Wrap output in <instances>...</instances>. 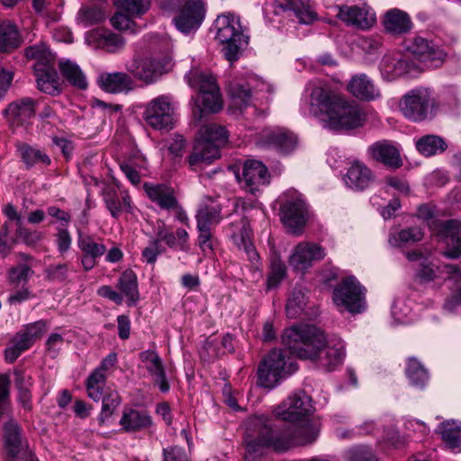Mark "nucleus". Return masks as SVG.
<instances>
[{
    "instance_id": "nucleus-1",
    "label": "nucleus",
    "mask_w": 461,
    "mask_h": 461,
    "mask_svg": "<svg viewBox=\"0 0 461 461\" xmlns=\"http://www.w3.org/2000/svg\"><path fill=\"white\" fill-rule=\"evenodd\" d=\"M301 420L299 424L292 422L283 428H273L267 416L250 417L246 422L243 440L245 461H254L267 448L283 452L293 447L314 442L319 434L318 429L309 420Z\"/></svg>"
},
{
    "instance_id": "nucleus-2",
    "label": "nucleus",
    "mask_w": 461,
    "mask_h": 461,
    "mask_svg": "<svg viewBox=\"0 0 461 461\" xmlns=\"http://www.w3.org/2000/svg\"><path fill=\"white\" fill-rule=\"evenodd\" d=\"M282 343L303 359L318 360L330 369L339 365L345 356V345L337 336L326 339L323 331L314 325L304 324L285 330Z\"/></svg>"
},
{
    "instance_id": "nucleus-3",
    "label": "nucleus",
    "mask_w": 461,
    "mask_h": 461,
    "mask_svg": "<svg viewBox=\"0 0 461 461\" xmlns=\"http://www.w3.org/2000/svg\"><path fill=\"white\" fill-rule=\"evenodd\" d=\"M227 140L228 131L223 126L216 123L202 126L188 158L191 169L194 171L202 169L203 166L220 158V149Z\"/></svg>"
},
{
    "instance_id": "nucleus-4",
    "label": "nucleus",
    "mask_w": 461,
    "mask_h": 461,
    "mask_svg": "<svg viewBox=\"0 0 461 461\" xmlns=\"http://www.w3.org/2000/svg\"><path fill=\"white\" fill-rule=\"evenodd\" d=\"M185 77L188 85L199 93L196 109L194 110L196 120H202L206 113H217L222 108L220 88L212 74L195 69L191 70Z\"/></svg>"
},
{
    "instance_id": "nucleus-5",
    "label": "nucleus",
    "mask_w": 461,
    "mask_h": 461,
    "mask_svg": "<svg viewBox=\"0 0 461 461\" xmlns=\"http://www.w3.org/2000/svg\"><path fill=\"white\" fill-rule=\"evenodd\" d=\"M216 40L225 46V58L232 62L239 59L240 49L248 43L239 16L231 13L219 15L215 20Z\"/></svg>"
},
{
    "instance_id": "nucleus-6",
    "label": "nucleus",
    "mask_w": 461,
    "mask_h": 461,
    "mask_svg": "<svg viewBox=\"0 0 461 461\" xmlns=\"http://www.w3.org/2000/svg\"><path fill=\"white\" fill-rule=\"evenodd\" d=\"M281 220L292 233L299 235L308 219V207L303 195L296 190H288L282 196Z\"/></svg>"
},
{
    "instance_id": "nucleus-7",
    "label": "nucleus",
    "mask_w": 461,
    "mask_h": 461,
    "mask_svg": "<svg viewBox=\"0 0 461 461\" xmlns=\"http://www.w3.org/2000/svg\"><path fill=\"white\" fill-rule=\"evenodd\" d=\"M175 109L171 97L159 95L149 101L144 110L145 122L154 130L169 131L175 124Z\"/></svg>"
},
{
    "instance_id": "nucleus-8",
    "label": "nucleus",
    "mask_w": 461,
    "mask_h": 461,
    "mask_svg": "<svg viewBox=\"0 0 461 461\" xmlns=\"http://www.w3.org/2000/svg\"><path fill=\"white\" fill-rule=\"evenodd\" d=\"M341 99L342 96L329 85L318 84L311 90L309 111L313 116L326 124Z\"/></svg>"
},
{
    "instance_id": "nucleus-9",
    "label": "nucleus",
    "mask_w": 461,
    "mask_h": 461,
    "mask_svg": "<svg viewBox=\"0 0 461 461\" xmlns=\"http://www.w3.org/2000/svg\"><path fill=\"white\" fill-rule=\"evenodd\" d=\"M365 289L355 276L341 280L333 290V302L350 312H360L363 307Z\"/></svg>"
},
{
    "instance_id": "nucleus-10",
    "label": "nucleus",
    "mask_w": 461,
    "mask_h": 461,
    "mask_svg": "<svg viewBox=\"0 0 461 461\" xmlns=\"http://www.w3.org/2000/svg\"><path fill=\"white\" fill-rule=\"evenodd\" d=\"M312 411L311 397L303 390L290 394L275 410V416L282 420L296 422L303 420Z\"/></svg>"
},
{
    "instance_id": "nucleus-11",
    "label": "nucleus",
    "mask_w": 461,
    "mask_h": 461,
    "mask_svg": "<svg viewBox=\"0 0 461 461\" xmlns=\"http://www.w3.org/2000/svg\"><path fill=\"white\" fill-rule=\"evenodd\" d=\"M432 100L427 89L418 88L406 93L399 103L400 111L412 122H422L428 118Z\"/></svg>"
},
{
    "instance_id": "nucleus-12",
    "label": "nucleus",
    "mask_w": 461,
    "mask_h": 461,
    "mask_svg": "<svg viewBox=\"0 0 461 461\" xmlns=\"http://www.w3.org/2000/svg\"><path fill=\"white\" fill-rule=\"evenodd\" d=\"M285 354L281 349L271 350L261 361L258 369V384L273 388L281 378L286 365Z\"/></svg>"
},
{
    "instance_id": "nucleus-13",
    "label": "nucleus",
    "mask_w": 461,
    "mask_h": 461,
    "mask_svg": "<svg viewBox=\"0 0 461 461\" xmlns=\"http://www.w3.org/2000/svg\"><path fill=\"white\" fill-rule=\"evenodd\" d=\"M364 121L365 116L358 105L342 97L325 125L332 130H349L362 126Z\"/></svg>"
},
{
    "instance_id": "nucleus-14",
    "label": "nucleus",
    "mask_w": 461,
    "mask_h": 461,
    "mask_svg": "<svg viewBox=\"0 0 461 461\" xmlns=\"http://www.w3.org/2000/svg\"><path fill=\"white\" fill-rule=\"evenodd\" d=\"M325 256V249L320 244L303 241L294 248L288 263L294 271L304 272L312 267L313 262L323 259Z\"/></svg>"
},
{
    "instance_id": "nucleus-15",
    "label": "nucleus",
    "mask_w": 461,
    "mask_h": 461,
    "mask_svg": "<svg viewBox=\"0 0 461 461\" xmlns=\"http://www.w3.org/2000/svg\"><path fill=\"white\" fill-rule=\"evenodd\" d=\"M204 15L203 0H186L174 18V22L180 32L188 33L200 27Z\"/></svg>"
},
{
    "instance_id": "nucleus-16",
    "label": "nucleus",
    "mask_w": 461,
    "mask_h": 461,
    "mask_svg": "<svg viewBox=\"0 0 461 461\" xmlns=\"http://www.w3.org/2000/svg\"><path fill=\"white\" fill-rule=\"evenodd\" d=\"M408 49L428 68L440 67L447 57V53L438 45L420 36H415Z\"/></svg>"
},
{
    "instance_id": "nucleus-17",
    "label": "nucleus",
    "mask_w": 461,
    "mask_h": 461,
    "mask_svg": "<svg viewBox=\"0 0 461 461\" xmlns=\"http://www.w3.org/2000/svg\"><path fill=\"white\" fill-rule=\"evenodd\" d=\"M168 69V59L161 61L149 57L135 59L128 68L136 78L146 84L155 82L163 73L167 72Z\"/></svg>"
},
{
    "instance_id": "nucleus-18",
    "label": "nucleus",
    "mask_w": 461,
    "mask_h": 461,
    "mask_svg": "<svg viewBox=\"0 0 461 461\" xmlns=\"http://www.w3.org/2000/svg\"><path fill=\"white\" fill-rule=\"evenodd\" d=\"M231 238L240 250L246 253L248 260L255 269H259V255L251 242V229L247 219L242 218L230 224Z\"/></svg>"
},
{
    "instance_id": "nucleus-19",
    "label": "nucleus",
    "mask_w": 461,
    "mask_h": 461,
    "mask_svg": "<svg viewBox=\"0 0 461 461\" xmlns=\"http://www.w3.org/2000/svg\"><path fill=\"white\" fill-rule=\"evenodd\" d=\"M367 154L373 160L389 168L397 169L402 166L399 149L389 140H384L373 143L368 147Z\"/></svg>"
},
{
    "instance_id": "nucleus-20",
    "label": "nucleus",
    "mask_w": 461,
    "mask_h": 461,
    "mask_svg": "<svg viewBox=\"0 0 461 461\" xmlns=\"http://www.w3.org/2000/svg\"><path fill=\"white\" fill-rule=\"evenodd\" d=\"M270 175L267 167L260 161L258 160H248L243 165L242 170V181L244 183V188L251 193L255 194L269 183ZM239 180L241 179L239 177Z\"/></svg>"
},
{
    "instance_id": "nucleus-21",
    "label": "nucleus",
    "mask_w": 461,
    "mask_h": 461,
    "mask_svg": "<svg viewBox=\"0 0 461 461\" xmlns=\"http://www.w3.org/2000/svg\"><path fill=\"white\" fill-rule=\"evenodd\" d=\"M375 179V173L364 162L353 161L344 176L346 185L354 191L368 188Z\"/></svg>"
},
{
    "instance_id": "nucleus-22",
    "label": "nucleus",
    "mask_w": 461,
    "mask_h": 461,
    "mask_svg": "<svg viewBox=\"0 0 461 461\" xmlns=\"http://www.w3.org/2000/svg\"><path fill=\"white\" fill-rule=\"evenodd\" d=\"M5 449L7 454L6 461H34L31 455L21 453V428L14 420H10L4 426Z\"/></svg>"
},
{
    "instance_id": "nucleus-23",
    "label": "nucleus",
    "mask_w": 461,
    "mask_h": 461,
    "mask_svg": "<svg viewBox=\"0 0 461 461\" xmlns=\"http://www.w3.org/2000/svg\"><path fill=\"white\" fill-rule=\"evenodd\" d=\"M143 189L149 199L161 210L170 212V209L176 207L178 200L176 191L171 185L145 183Z\"/></svg>"
},
{
    "instance_id": "nucleus-24",
    "label": "nucleus",
    "mask_w": 461,
    "mask_h": 461,
    "mask_svg": "<svg viewBox=\"0 0 461 461\" xmlns=\"http://www.w3.org/2000/svg\"><path fill=\"white\" fill-rule=\"evenodd\" d=\"M338 16L348 25L362 30L371 28L376 21L375 13L366 6H342Z\"/></svg>"
},
{
    "instance_id": "nucleus-25",
    "label": "nucleus",
    "mask_w": 461,
    "mask_h": 461,
    "mask_svg": "<svg viewBox=\"0 0 461 461\" xmlns=\"http://www.w3.org/2000/svg\"><path fill=\"white\" fill-rule=\"evenodd\" d=\"M140 359L145 364V367L156 384L162 393H167L170 389L167 379L164 365L158 354L152 350H146L140 353Z\"/></svg>"
},
{
    "instance_id": "nucleus-26",
    "label": "nucleus",
    "mask_w": 461,
    "mask_h": 461,
    "mask_svg": "<svg viewBox=\"0 0 461 461\" xmlns=\"http://www.w3.org/2000/svg\"><path fill=\"white\" fill-rule=\"evenodd\" d=\"M440 231L447 240V249L442 253L449 259H457L461 257V221L448 220L441 223Z\"/></svg>"
},
{
    "instance_id": "nucleus-27",
    "label": "nucleus",
    "mask_w": 461,
    "mask_h": 461,
    "mask_svg": "<svg viewBox=\"0 0 461 461\" xmlns=\"http://www.w3.org/2000/svg\"><path fill=\"white\" fill-rule=\"evenodd\" d=\"M407 258L416 263L414 266V277L420 284L433 282L438 276L439 267L418 250L408 252Z\"/></svg>"
},
{
    "instance_id": "nucleus-28",
    "label": "nucleus",
    "mask_w": 461,
    "mask_h": 461,
    "mask_svg": "<svg viewBox=\"0 0 461 461\" xmlns=\"http://www.w3.org/2000/svg\"><path fill=\"white\" fill-rule=\"evenodd\" d=\"M35 104V100L24 97L10 103L3 111V114L11 123H23L34 116Z\"/></svg>"
},
{
    "instance_id": "nucleus-29",
    "label": "nucleus",
    "mask_w": 461,
    "mask_h": 461,
    "mask_svg": "<svg viewBox=\"0 0 461 461\" xmlns=\"http://www.w3.org/2000/svg\"><path fill=\"white\" fill-rule=\"evenodd\" d=\"M383 24L384 31L393 36L406 34L412 29L410 15L397 8L391 9L384 14Z\"/></svg>"
},
{
    "instance_id": "nucleus-30",
    "label": "nucleus",
    "mask_w": 461,
    "mask_h": 461,
    "mask_svg": "<svg viewBox=\"0 0 461 461\" xmlns=\"http://www.w3.org/2000/svg\"><path fill=\"white\" fill-rule=\"evenodd\" d=\"M102 194L107 210L114 219H118L123 212H131V199L127 192L120 196L114 186L106 185Z\"/></svg>"
},
{
    "instance_id": "nucleus-31",
    "label": "nucleus",
    "mask_w": 461,
    "mask_h": 461,
    "mask_svg": "<svg viewBox=\"0 0 461 461\" xmlns=\"http://www.w3.org/2000/svg\"><path fill=\"white\" fill-rule=\"evenodd\" d=\"M119 423L125 432H137L149 429L153 421L145 411L124 408Z\"/></svg>"
},
{
    "instance_id": "nucleus-32",
    "label": "nucleus",
    "mask_w": 461,
    "mask_h": 461,
    "mask_svg": "<svg viewBox=\"0 0 461 461\" xmlns=\"http://www.w3.org/2000/svg\"><path fill=\"white\" fill-rule=\"evenodd\" d=\"M348 90L355 97L366 101L374 100L381 96L380 90L365 74L352 77L348 84Z\"/></svg>"
},
{
    "instance_id": "nucleus-33",
    "label": "nucleus",
    "mask_w": 461,
    "mask_h": 461,
    "mask_svg": "<svg viewBox=\"0 0 461 461\" xmlns=\"http://www.w3.org/2000/svg\"><path fill=\"white\" fill-rule=\"evenodd\" d=\"M277 7L291 12L301 23L309 24L316 19L309 0H275Z\"/></svg>"
},
{
    "instance_id": "nucleus-34",
    "label": "nucleus",
    "mask_w": 461,
    "mask_h": 461,
    "mask_svg": "<svg viewBox=\"0 0 461 461\" xmlns=\"http://www.w3.org/2000/svg\"><path fill=\"white\" fill-rule=\"evenodd\" d=\"M263 138L267 145L273 146L282 153L294 150L297 143L295 135L285 129L268 130L265 131Z\"/></svg>"
},
{
    "instance_id": "nucleus-35",
    "label": "nucleus",
    "mask_w": 461,
    "mask_h": 461,
    "mask_svg": "<svg viewBox=\"0 0 461 461\" xmlns=\"http://www.w3.org/2000/svg\"><path fill=\"white\" fill-rule=\"evenodd\" d=\"M100 87L107 93H122L132 88V80L123 72L103 73L98 77Z\"/></svg>"
},
{
    "instance_id": "nucleus-36",
    "label": "nucleus",
    "mask_w": 461,
    "mask_h": 461,
    "mask_svg": "<svg viewBox=\"0 0 461 461\" xmlns=\"http://www.w3.org/2000/svg\"><path fill=\"white\" fill-rule=\"evenodd\" d=\"M38 88L44 93L55 95L58 92L57 72L54 67H44L42 64L34 66Z\"/></svg>"
},
{
    "instance_id": "nucleus-37",
    "label": "nucleus",
    "mask_w": 461,
    "mask_h": 461,
    "mask_svg": "<svg viewBox=\"0 0 461 461\" xmlns=\"http://www.w3.org/2000/svg\"><path fill=\"white\" fill-rule=\"evenodd\" d=\"M157 235L156 240H159V243L164 241L171 249H179L182 251L189 249V234L184 229H177L176 234H174L172 231L167 230L163 225L158 227Z\"/></svg>"
},
{
    "instance_id": "nucleus-38",
    "label": "nucleus",
    "mask_w": 461,
    "mask_h": 461,
    "mask_svg": "<svg viewBox=\"0 0 461 461\" xmlns=\"http://www.w3.org/2000/svg\"><path fill=\"white\" fill-rule=\"evenodd\" d=\"M441 439L452 450H461V422L446 420L438 428Z\"/></svg>"
},
{
    "instance_id": "nucleus-39",
    "label": "nucleus",
    "mask_w": 461,
    "mask_h": 461,
    "mask_svg": "<svg viewBox=\"0 0 461 461\" xmlns=\"http://www.w3.org/2000/svg\"><path fill=\"white\" fill-rule=\"evenodd\" d=\"M118 288L127 298L129 305H134L139 301L137 276L132 270L127 269L122 272L118 279Z\"/></svg>"
},
{
    "instance_id": "nucleus-40",
    "label": "nucleus",
    "mask_w": 461,
    "mask_h": 461,
    "mask_svg": "<svg viewBox=\"0 0 461 461\" xmlns=\"http://www.w3.org/2000/svg\"><path fill=\"white\" fill-rule=\"evenodd\" d=\"M21 36L17 27L9 21L0 23V50L9 51L20 46Z\"/></svg>"
},
{
    "instance_id": "nucleus-41",
    "label": "nucleus",
    "mask_w": 461,
    "mask_h": 461,
    "mask_svg": "<svg viewBox=\"0 0 461 461\" xmlns=\"http://www.w3.org/2000/svg\"><path fill=\"white\" fill-rule=\"evenodd\" d=\"M447 148L445 140L437 135H425L416 141V149L426 157L442 153Z\"/></svg>"
},
{
    "instance_id": "nucleus-42",
    "label": "nucleus",
    "mask_w": 461,
    "mask_h": 461,
    "mask_svg": "<svg viewBox=\"0 0 461 461\" xmlns=\"http://www.w3.org/2000/svg\"><path fill=\"white\" fill-rule=\"evenodd\" d=\"M406 375L411 385L424 388L429 381V374L426 368L415 357L407 360Z\"/></svg>"
},
{
    "instance_id": "nucleus-43",
    "label": "nucleus",
    "mask_w": 461,
    "mask_h": 461,
    "mask_svg": "<svg viewBox=\"0 0 461 461\" xmlns=\"http://www.w3.org/2000/svg\"><path fill=\"white\" fill-rule=\"evenodd\" d=\"M195 218L197 221V229H212L221 220V209L218 205L203 204L199 208Z\"/></svg>"
},
{
    "instance_id": "nucleus-44",
    "label": "nucleus",
    "mask_w": 461,
    "mask_h": 461,
    "mask_svg": "<svg viewBox=\"0 0 461 461\" xmlns=\"http://www.w3.org/2000/svg\"><path fill=\"white\" fill-rule=\"evenodd\" d=\"M59 69L62 76L75 87L82 90L87 87L86 78L77 64L70 61L60 62Z\"/></svg>"
},
{
    "instance_id": "nucleus-45",
    "label": "nucleus",
    "mask_w": 461,
    "mask_h": 461,
    "mask_svg": "<svg viewBox=\"0 0 461 461\" xmlns=\"http://www.w3.org/2000/svg\"><path fill=\"white\" fill-rule=\"evenodd\" d=\"M25 56L29 59H35V65L42 64L44 67H52L55 56L44 43L35 44L25 49Z\"/></svg>"
},
{
    "instance_id": "nucleus-46",
    "label": "nucleus",
    "mask_w": 461,
    "mask_h": 461,
    "mask_svg": "<svg viewBox=\"0 0 461 461\" xmlns=\"http://www.w3.org/2000/svg\"><path fill=\"white\" fill-rule=\"evenodd\" d=\"M106 382V375L94 370L86 379V387L87 395L95 402H98L103 396V390Z\"/></svg>"
},
{
    "instance_id": "nucleus-47",
    "label": "nucleus",
    "mask_w": 461,
    "mask_h": 461,
    "mask_svg": "<svg viewBox=\"0 0 461 461\" xmlns=\"http://www.w3.org/2000/svg\"><path fill=\"white\" fill-rule=\"evenodd\" d=\"M77 246L83 254L92 258H100L106 251L104 244L95 242L93 237L82 232L78 233Z\"/></svg>"
},
{
    "instance_id": "nucleus-48",
    "label": "nucleus",
    "mask_w": 461,
    "mask_h": 461,
    "mask_svg": "<svg viewBox=\"0 0 461 461\" xmlns=\"http://www.w3.org/2000/svg\"><path fill=\"white\" fill-rule=\"evenodd\" d=\"M95 36L98 41V46L105 50L107 52H116L122 50L125 44L124 39L120 34L112 32H96Z\"/></svg>"
},
{
    "instance_id": "nucleus-49",
    "label": "nucleus",
    "mask_w": 461,
    "mask_h": 461,
    "mask_svg": "<svg viewBox=\"0 0 461 461\" xmlns=\"http://www.w3.org/2000/svg\"><path fill=\"white\" fill-rule=\"evenodd\" d=\"M286 275L285 263L277 257L271 259L270 269L267 278V289L276 287Z\"/></svg>"
},
{
    "instance_id": "nucleus-50",
    "label": "nucleus",
    "mask_w": 461,
    "mask_h": 461,
    "mask_svg": "<svg viewBox=\"0 0 461 461\" xmlns=\"http://www.w3.org/2000/svg\"><path fill=\"white\" fill-rule=\"evenodd\" d=\"M19 151L23 162L29 167L38 163H41L43 165H50V159L46 154L41 150L33 149L28 145H22L19 148Z\"/></svg>"
},
{
    "instance_id": "nucleus-51",
    "label": "nucleus",
    "mask_w": 461,
    "mask_h": 461,
    "mask_svg": "<svg viewBox=\"0 0 461 461\" xmlns=\"http://www.w3.org/2000/svg\"><path fill=\"white\" fill-rule=\"evenodd\" d=\"M408 62L397 57L386 56L384 58L382 70L392 77H400L408 72Z\"/></svg>"
},
{
    "instance_id": "nucleus-52",
    "label": "nucleus",
    "mask_w": 461,
    "mask_h": 461,
    "mask_svg": "<svg viewBox=\"0 0 461 461\" xmlns=\"http://www.w3.org/2000/svg\"><path fill=\"white\" fill-rule=\"evenodd\" d=\"M33 270L32 267L25 263H20L15 267H12L8 271L9 283L17 287L21 284H26L32 276Z\"/></svg>"
},
{
    "instance_id": "nucleus-53",
    "label": "nucleus",
    "mask_w": 461,
    "mask_h": 461,
    "mask_svg": "<svg viewBox=\"0 0 461 461\" xmlns=\"http://www.w3.org/2000/svg\"><path fill=\"white\" fill-rule=\"evenodd\" d=\"M120 403L121 398L116 391L107 392L103 397L102 411L98 418L99 423L104 424Z\"/></svg>"
},
{
    "instance_id": "nucleus-54",
    "label": "nucleus",
    "mask_w": 461,
    "mask_h": 461,
    "mask_svg": "<svg viewBox=\"0 0 461 461\" xmlns=\"http://www.w3.org/2000/svg\"><path fill=\"white\" fill-rule=\"evenodd\" d=\"M115 5L129 14L140 16L149 10L150 0H115Z\"/></svg>"
},
{
    "instance_id": "nucleus-55",
    "label": "nucleus",
    "mask_w": 461,
    "mask_h": 461,
    "mask_svg": "<svg viewBox=\"0 0 461 461\" xmlns=\"http://www.w3.org/2000/svg\"><path fill=\"white\" fill-rule=\"evenodd\" d=\"M306 304L305 295L300 289H294L286 303V313L290 318H295Z\"/></svg>"
},
{
    "instance_id": "nucleus-56",
    "label": "nucleus",
    "mask_w": 461,
    "mask_h": 461,
    "mask_svg": "<svg viewBox=\"0 0 461 461\" xmlns=\"http://www.w3.org/2000/svg\"><path fill=\"white\" fill-rule=\"evenodd\" d=\"M78 19L85 26L97 24L104 21V12L96 6L82 7L78 13Z\"/></svg>"
},
{
    "instance_id": "nucleus-57",
    "label": "nucleus",
    "mask_w": 461,
    "mask_h": 461,
    "mask_svg": "<svg viewBox=\"0 0 461 461\" xmlns=\"http://www.w3.org/2000/svg\"><path fill=\"white\" fill-rule=\"evenodd\" d=\"M16 238L25 243L27 246L32 247L39 244L44 238V233L37 230H31L26 227L19 226L15 231Z\"/></svg>"
},
{
    "instance_id": "nucleus-58",
    "label": "nucleus",
    "mask_w": 461,
    "mask_h": 461,
    "mask_svg": "<svg viewBox=\"0 0 461 461\" xmlns=\"http://www.w3.org/2000/svg\"><path fill=\"white\" fill-rule=\"evenodd\" d=\"M69 266L64 264H52L45 269L46 279L51 282H66L68 279Z\"/></svg>"
},
{
    "instance_id": "nucleus-59",
    "label": "nucleus",
    "mask_w": 461,
    "mask_h": 461,
    "mask_svg": "<svg viewBox=\"0 0 461 461\" xmlns=\"http://www.w3.org/2000/svg\"><path fill=\"white\" fill-rule=\"evenodd\" d=\"M164 248L161 243H159V240L151 239L149 245L143 249L141 256L143 260L148 264L154 265L158 257L162 254Z\"/></svg>"
},
{
    "instance_id": "nucleus-60",
    "label": "nucleus",
    "mask_w": 461,
    "mask_h": 461,
    "mask_svg": "<svg viewBox=\"0 0 461 461\" xmlns=\"http://www.w3.org/2000/svg\"><path fill=\"white\" fill-rule=\"evenodd\" d=\"M348 461H377L371 448L358 446L349 449L347 453Z\"/></svg>"
},
{
    "instance_id": "nucleus-61",
    "label": "nucleus",
    "mask_w": 461,
    "mask_h": 461,
    "mask_svg": "<svg viewBox=\"0 0 461 461\" xmlns=\"http://www.w3.org/2000/svg\"><path fill=\"white\" fill-rule=\"evenodd\" d=\"M131 16H137L136 14H129L124 11L118 9V12L111 19L112 25L118 30L127 31L130 30L134 32L131 27L134 25Z\"/></svg>"
},
{
    "instance_id": "nucleus-62",
    "label": "nucleus",
    "mask_w": 461,
    "mask_h": 461,
    "mask_svg": "<svg viewBox=\"0 0 461 461\" xmlns=\"http://www.w3.org/2000/svg\"><path fill=\"white\" fill-rule=\"evenodd\" d=\"M48 330V322L44 320H40L33 323L26 325L23 330L24 333L28 335L29 339L34 342L36 339H41Z\"/></svg>"
},
{
    "instance_id": "nucleus-63",
    "label": "nucleus",
    "mask_w": 461,
    "mask_h": 461,
    "mask_svg": "<svg viewBox=\"0 0 461 461\" xmlns=\"http://www.w3.org/2000/svg\"><path fill=\"white\" fill-rule=\"evenodd\" d=\"M423 231L418 227L407 228L397 233V238L402 243L418 242L423 239Z\"/></svg>"
},
{
    "instance_id": "nucleus-64",
    "label": "nucleus",
    "mask_w": 461,
    "mask_h": 461,
    "mask_svg": "<svg viewBox=\"0 0 461 461\" xmlns=\"http://www.w3.org/2000/svg\"><path fill=\"white\" fill-rule=\"evenodd\" d=\"M55 235V242L60 254L68 252L72 244V238L69 231L66 228H58Z\"/></svg>"
}]
</instances>
